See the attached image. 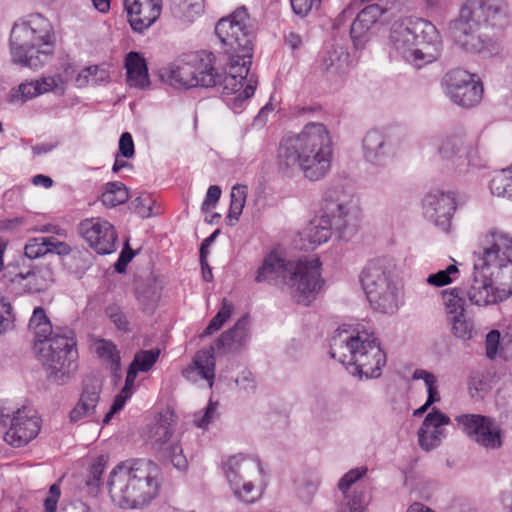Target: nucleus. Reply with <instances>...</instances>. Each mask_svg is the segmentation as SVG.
Instances as JSON below:
<instances>
[{
  "label": "nucleus",
  "instance_id": "f257e3e1",
  "mask_svg": "<svg viewBox=\"0 0 512 512\" xmlns=\"http://www.w3.org/2000/svg\"><path fill=\"white\" fill-rule=\"evenodd\" d=\"M248 13L245 7L236 9L229 17L222 18L215 27V33L225 46L228 55L226 73H217V83L225 95L235 94L233 109L254 95L257 81L247 78L252 59V32L248 29L246 21Z\"/></svg>",
  "mask_w": 512,
  "mask_h": 512
},
{
  "label": "nucleus",
  "instance_id": "f03ea898",
  "mask_svg": "<svg viewBox=\"0 0 512 512\" xmlns=\"http://www.w3.org/2000/svg\"><path fill=\"white\" fill-rule=\"evenodd\" d=\"M333 143L330 131L320 122H309L302 130L282 138L277 151L279 171L293 177L302 173L311 182L324 179L331 170Z\"/></svg>",
  "mask_w": 512,
  "mask_h": 512
},
{
  "label": "nucleus",
  "instance_id": "7ed1b4c3",
  "mask_svg": "<svg viewBox=\"0 0 512 512\" xmlns=\"http://www.w3.org/2000/svg\"><path fill=\"white\" fill-rule=\"evenodd\" d=\"M34 334V351L38 360L55 381H64L78 368V351L70 330L54 331L42 307H36L29 320Z\"/></svg>",
  "mask_w": 512,
  "mask_h": 512
},
{
  "label": "nucleus",
  "instance_id": "20e7f679",
  "mask_svg": "<svg viewBox=\"0 0 512 512\" xmlns=\"http://www.w3.org/2000/svg\"><path fill=\"white\" fill-rule=\"evenodd\" d=\"M330 355L360 378H378L386 364V355L371 327L357 324L339 329L330 342Z\"/></svg>",
  "mask_w": 512,
  "mask_h": 512
},
{
  "label": "nucleus",
  "instance_id": "39448f33",
  "mask_svg": "<svg viewBox=\"0 0 512 512\" xmlns=\"http://www.w3.org/2000/svg\"><path fill=\"white\" fill-rule=\"evenodd\" d=\"M159 487L160 468L147 459L121 462L108 480L112 500L125 509L145 507L157 496Z\"/></svg>",
  "mask_w": 512,
  "mask_h": 512
},
{
  "label": "nucleus",
  "instance_id": "423d86ee",
  "mask_svg": "<svg viewBox=\"0 0 512 512\" xmlns=\"http://www.w3.org/2000/svg\"><path fill=\"white\" fill-rule=\"evenodd\" d=\"M55 34L51 22L39 13L16 21L10 33L13 62L38 69L53 55Z\"/></svg>",
  "mask_w": 512,
  "mask_h": 512
},
{
  "label": "nucleus",
  "instance_id": "0eeeda50",
  "mask_svg": "<svg viewBox=\"0 0 512 512\" xmlns=\"http://www.w3.org/2000/svg\"><path fill=\"white\" fill-rule=\"evenodd\" d=\"M360 282L372 309L383 314H393L402 297V284L394 267L384 259H374L366 264Z\"/></svg>",
  "mask_w": 512,
  "mask_h": 512
},
{
  "label": "nucleus",
  "instance_id": "6e6552de",
  "mask_svg": "<svg viewBox=\"0 0 512 512\" xmlns=\"http://www.w3.org/2000/svg\"><path fill=\"white\" fill-rule=\"evenodd\" d=\"M160 79L175 88L214 87L217 72L213 66V54L191 52L159 70Z\"/></svg>",
  "mask_w": 512,
  "mask_h": 512
},
{
  "label": "nucleus",
  "instance_id": "1a4fd4ad",
  "mask_svg": "<svg viewBox=\"0 0 512 512\" xmlns=\"http://www.w3.org/2000/svg\"><path fill=\"white\" fill-rule=\"evenodd\" d=\"M323 214L338 238L347 241L358 232L360 208L352 193L342 188L328 191Z\"/></svg>",
  "mask_w": 512,
  "mask_h": 512
},
{
  "label": "nucleus",
  "instance_id": "9d476101",
  "mask_svg": "<svg viewBox=\"0 0 512 512\" xmlns=\"http://www.w3.org/2000/svg\"><path fill=\"white\" fill-rule=\"evenodd\" d=\"M320 270L318 258L290 262L284 289L298 304L308 306L322 287Z\"/></svg>",
  "mask_w": 512,
  "mask_h": 512
},
{
  "label": "nucleus",
  "instance_id": "9b49d317",
  "mask_svg": "<svg viewBox=\"0 0 512 512\" xmlns=\"http://www.w3.org/2000/svg\"><path fill=\"white\" fill-rule=\"evenodd\" d=\"M174 424L175 414L172 411L161 412L149 425L147 439L162 457L171 461L174 467L185 469L187 459L183 455L179 437L173 431Z\"/></svg>",
  "mask_w": 512,
  "mask_h": 512
},
{
  "label": "nucleus",
  "instance_id": "f8f14e48",
  "mask_svg": "<svg viewBox=\"0 0 512 512\" xmlns=\"http://www.w3.org/2000/svg\"><path fill=\"white\" fill-rule=\"evenodd\" d=\"M442 87L449 99L463 108L478 105L484 92L479 76L461 67L452 68L445 73Z\"/></svg>",
  "mask_w": 512,
  "mask_h": 512
},
{
  "label": "nucleus",
  "instance_id": "ddd939ff",
  "mask_svg": "<svg viewBox=\"0 0 512 512\" xmlns=\"http://www.w3.org/2000/svg\"><path fill=\"white\" fill-rule=\"evenodd\" d=\"M458 427L472 441L486 449H499L503 444V430L495 420L481 414H461L455 417Z\"/></svg>",
  "mask_w": 512,
  "mask_h": 512
},
{
  "label": "nucleus",
  "instance_id": "4468645a",
  "mask_svg": "<svg viewBox=\"0 0 512 512\" xmlns=\"http://www.w3.org/2000/svg\"><path fill=\"white\" fill-rule=\"evenodd\" d=\"M363 156L373 165L384 166L401 156L407 149L405 140L399 135L385 136L378 130L366 133L362 142Z\"/></svg>",
  "mask_w": 512,
  "mask_h": 512
},
{
  "label": "nucleus",
  "instance_id": "2eb2a0df",
  "mask_svg": "<svg viewBox=\"0 0 512 512\" xmlns=\"http://www.w3.org/2000/svg\"><path fill=\"white\" fill-rule=\"evenodd\" d=\"M79 232L98 254H111L116 250L118 236L114 226L100 217L87 218L79 224Z\"/></svg>",
  "mask_w": 512,
  "mask_h": 512
},
{
  "label": "nucleus",
  "instance_id": "dca6fc26",
  "mask_svg": "<svg viewBox=\"0 0 512 512\" xmlns=\"http://www.w3.org/2000/svg\"><path fill=\"white\" fill-rule=\"evenodd\" d=\"M461 17L475 24L504 26L508 24L509 9L505 0H472L461 8Z\"/></svg>",
  "mask_w": 512,
  "mask_h": 512
},
{
  "label": "nucleus",
  "instance_id": "f3484780",
  "mask_svg": "<svg viewBox=\"0 0 512 512\" xmlns=\"http://www.w3.org/2000/svg\"><path fill=\"white\" fill-rule=\"evenodd\" d=\"M6 417L10 418V427L5 433V441L14 446L22 447L33 440L39 430V418L36 412L26 406L17 408L12 411V414H6Z\"/></svg>",
  "mask_w": 512,
  "mask_h": 512
},
{
  "label": "nucleus",
  "instance_id": "a211bd4d",
  "mask_svg": "<svg viewBox=\"0 0 512 512\" xmlns=\"http://www.w3.org/2000/svg\"><path fill=\"white\" fill-rule=\"evenodd\" d=\"M103 383L104 378L100 374H92L84 379L79 401L70 412L72 422L95 419Z\"/></svg>",
  "mask_w": 512,
  "mask_h": 512
},
{
  "label": "nucleus",
  "instance_id": "6ab92c4d",
  "mask_svg": "<svg viewBox=\"0 0 512 512\" xmlns=\"http://www.w3.org/2000/svg\"><path fill=\"white\" fill-rule=\"evenodd\" d=\"M128 22L133 31L143 33L159 18L162 0H123Z\"/></svg>",
  "mask_w": 512,
  "mask_h": 512
},
{
  "label": "nucleus",
  "instance_id": "aec40b11",
  "mask_svg": "<svg viewBox=\"0 0 512 512\" xmlns=\"http://www.w3.org/2000/svg\"><path fill=\"white\" fill-rule=\"evenodd\" d=\"M488 246L484 248L482 268H492L512 262V236L503 231H491L488 235Z\"/></svg>",
  "mask_w": 512,
  "mask_h": 512
},
{
  "label": "nucleus",
  "instance_id": "412c9836",
  "mask_svg": "<svg viewBox=\"0 0 512 512\" xmlns=\"http://www.w3.org/2000/svg\"><path fill=\"white\" fill-rule=\"evenodd\" d=\"M423 213L437 224L449 221L457 208L453 192L435 191L427 194L422 201Z\"/></svg>",
  "mask_w": 512,
  "mask_h": 512
},
{
  "label": "nucleus",
  "instance_id": "4be33fe9",
  "mask_svg": "<svg viewBox=\"0 0 512 512\" xmlns=\"http://www.w3.org/2000/svg\"><path fill=\"white\" fill-rule=\"evenodd\" d=\"M224 474L229 485H241L248 478H260L262 466L257 458L243 454L233 455L223 463Z\"/></svg>",
  "mask_w": 512,
  "mask_h": 512
},
{
  "label": "nucleus",
  "instance_id": "5701e85b",
  "mask_svg": "<svg viewBox=\"0 0 512 512\" xmlns=\"http://www.w3.org/2000/svg\"><path fill=\"white\" fill-rule=\"evenodd\" d=\"M418 68L436 61L441 54L440 35L431 22L418 18Z\"/></svg>",
  "mask_w": 512,
  "mask_h": 512
},
{
  "label": "nucleus",
  "instance_id": "b1692460",
  "mask_svg": "<svg viewBox=\"0 0 512 512\" xmlns=\"http://www.w3.org/2000/svg\"><path fill=\"white\" fill-rule=\"evenodd\" d=\"M390 37L402 57L414 64L416 62V22L411 17L397 21L393 25Z\"/></svg>",
  "mask_w": 512,
  "mask_h": 512
},
{
  "label": "nucleus",
  "instance_id": "393cba45",
  "mask_svg": "<svg viewBox=\"0 0 512 512\" xmlns=\"http://www.w3.org/2000/svg\"><path fill=\"white\" fill-rule=\"evenodd\" d=\"M250 337V321L248 316H243L232 328L224 331L212 346L214 351L238 353L248 345Z\"/></svg>",
  "mask_w": 512,
  "mask_h": 512
},
{
  "label": "nucleus",
  "instance_id": "a878e982",
  "mask_svg": "<svg viewBox=\"0 0 512 512\" xmlns=\"http://www.w3.org/2000/svg\"><path fill=\"white\" fill-rule=\"evenodd\" d=\"M6 277L11 282L19 283L28 292L37 293L45 290L53 281V273L49 267L37 269H19L16 266H8Z\"/></svg>",
  "mask_w": 512,
  "mask_h": 512
},
{
  "label": "nucleus",
  "instance_id": "bb28decb",
  "mask_svg": "<svg viewBox=\"0 0 512 512\" xmlns=\"http://www.w3.org/2000/svg\"><path fill=\"white\" fill-rule=\"evenodd\" d=\"M450 423V418L437 409L429 412L418 431V442L423 449L429 451L437 447L444 436V426Z\"/></svg>",
  "mask_w": 512,
  "mask_h": 512
},
{
  "label": "nucleus",
  "instance_id": "cd10ccee",
  "mask_svg": "<svg viewBox=\"0 0 512 512\" xmlns=\"http://www.w3.org/2000/svg\"><path fill=\"white\" fill-rule=\"evenodd\" d=\"M368 469L366 467H357L349 470L339 480L337 487L339 496L337 504L349 501L351 503L369 502L370 497L364 488H360L356 483L366 475Z\"/></svg>",
  "mask_w": 512,
  "mask_h": 512
},
{
  "label": "nucleus",
  "instance_id": "c85d7f7f",
  "mask_svg": "<svg viewBox=\"0 0 512 512\" xmlns=\"http://www.w3.org/2000/svg\"><path fill=\"white\" fill-rule=\"evenodd\" d=\"M384 13L385 8L372 4L357 14L350 28V36L355 47H362L368 41L372 26Z\"/></svg>",
  "mask_w": 512,
  "mask_h": 512
},
{
  "label": "nucleus",
  "instance_id": "c756f323",
  "mask_svg": "<svg viewBox=\"0 0 512 512\" xmlns=\"http://www.w3.org/2000/svg\"><path fill=\"white\" fill-rule=\"evenodd\" d=\"M182 374L192 382L203 379L207 381L208 387L212 388L215 378L214 347L210 346L207 349L199 350L195 354L192 364L185 368Z\"/></svg>",
  "mask_w": 512,
  "mask_h": 512
},
{
  "label": "nucleus",
  "instance_id": "7c9ffc66",
  "mask_svg": "<svg viewBox=\"0 0 512 512\" xmlns=\"http://www.w3.org/2000/svg\"><path fill=\"white\" fill-rule=\"evenodd\" d=\"M326 217L322 214L319 218L312 219L298 234L297 246L306 251L315 250L318 246L328 241L333 232Z\"/></svg>",
  "mask_w": 512,
  "mask_h": 512
},
{
  "label": "nucleus",
  "instance_id": "2f4dec72",
  "mask_svg": "<svg viewBox=\"0 0 512 512\" xmlns=\"http://www.w3.org/2000/svg\"><path fill=\"white\" fill-rule=\"evenodd\" d=\"M493 284L490 275L487 277L476 274L466 292L469 301L474 305L483 307L503 302L502 296Z\"/></svg>",
  "mask_w": 512,
  "mask_h": 512
},
{
  "label": "nucleus",
  "instance_id": "473e14b6",
  "mask_svg": "<svg viewBox=\"0 0 512 512\" xmlns=\"http://www.w3.org/2000/svg\"><path fill=\"white\" fill-rule=\"evenodd\" d=\"M290 262H286L278 254L271 252L264 258L262 265L257 271L255 280L284 287Z\"/></svg>",
  "mask_w": 512,
  "mask_h": 512
},
{
  "label": "nucleus",
  "instance_id": "72a5a7b5",
  "mask_svg": "<svg viewBox=\"0 0 512 512\" xmlns=\"http://www.w3.org/2000/svg\"><path fill=\"white\" fill-rule=\"evenodd\" d=\"M480 25L460 16L452 28V35L463 49L470 52H479L483 48V41L476 33Z\"/></svg>",
  "mask_w": 512,
  "mask_h": 512
},
{
  "label": "nucleus",
  "instance_id": "f704fd0d",
  "mask_svg": "<svg viewBox=\"0 0 512 512\" xmlns=\"http://www.w3.org/2000/svg\"><path fill=\"white\" fill-rule=\"evenodd\" d=\"M25 256L29 259H36L48 253L67 255L71 248L68 244L57 240L55 237H36L30 239L25 245Z\"/></svg>",
  "mask_w": 512,
  "mask_h": 512
},
{
  "label": "nucleus",
  "instance_id": "c9c22d12",
  "mask_svg": "<svg viewBox=\"0 0 512 512\" xmlns=\"http://www.w3.org/2000/svg\"><path fill=\"white\" fill-rule=\"evenodd\" d=\"M321 67L328 80L339 83L349 71V56L343 50L328 51Z\"/></svg>",
  "mask_w": 512,
  "mask_h": 512
},
{
  "label": "nucleus",
  "instance_id": "e433bc0d",
  "mask_svg": "<svg viewBox=\"0 0 512 512\" xmlns=\"http://www.w3.org/2000/svg\"><path fill=\"white\" fill-rule=\"evenodd\" d=\"M125 67L130 86L144 88L149 84L146 61L138 52L132 51L127 54Z\"/></svg>",
  "mask_w": 512,
  "mask_h": 512
},
{
  "label": "nucleus",
  "instance_id": "4c0bfd02",
  "mask_svg": "<svg viewBox=\"0 0 512 512\" xmlns=\"http://www.w3.org/2000/svg\"><path fill=\"white\" fill-rule=\"evenodd\" d=\"M73 70L70 66L64 68V71L52 76L42 77L36 80V85L39 94L53 92L58 95H63L66 90L67 83L72 78Z\"/></svg>",
  "mask_w": 512,
  "mask_h": 512
},
{
  "label": "nucleus",
  "instance_id": "58836bf2",
  "mask_svg": "<svg viewBox=\"0 0 512 512\" xmlns=\"http://www.w3.org/2000/svg\"><path fill=\"white\" fill-rule=\"evenodd\" d=\"M159 350H141L134 356L129 365L126 380L128 384H134L139 372H148L159 357Z\"/></svg>",
  "mask_w": 512,
  "mask_h": 512
},
{
  "label": "nucleus",
  "instance_id": "ea45409f",
  "mask_svg": "<svg viewBox=\"0 0 512 512\" xmlns=\"http://www.w3.org/2000/svg\"><path fill=\"white\" fill-rule=\"evenodd\" d=\"M488 270L502 299L505 301L510 298L512 296V262L488 268Z\"/></svg>",
  "mask_w": 512,
  "mask_h": 512
},
{
  "label": "nucleus",
  "instance_id": "a19ab883",
  "mask_svg": "<svg viewBox=\"0 0 512 512\" xmlns=\"http://www.w3.org/2000/svg\"><path fill=\"white\" fill-rule=\"evenodd\" d=\"M109 80V72L98 65H91L79 71L75 77V85L78 88L94 86Z\"/></svg>",
  "mask_w": 512,
  "mask_h": 512
},
{
  "label": "nucleus",
  "instance_id": "79ce46f5",
  "mask_svg": "<svg viewBox=\"0 0 512 512\" xmlns=\"http://www.w3.org/2000/svg\"><path fill=\"white\" fill-rule=\"evenodd\" d=\"M95 351L97 355L109 362L112 373L120 377L121 358L116 345L105 339H101L95 343Z\"/></svg>",
  "mask_w": 512,
  "mask_h": 512
},
{
  "label": "nucleus",
  "instance_id": "37998d69",
  "mask_svg": "<svg viewBox=\"0 0 512 512\" xmlns=\"http://www.w3.org/2000/svg\"><path fill=\"white\" fill-rule=\"evenodd\" d=\"M441 297L448 316L465 313V298L461 288L454 287L442 290Z\"/></svg>",
  "mask_w": 512,
  "mask_h": 512
},
{
  "label": "nucleus",
  "instance_id": "c03bdc74",
  "mask_svg": "<svg viewBox=\"0 0 512 512\" xmlns=\"http://www.w3.org/2000/svg\"><path fill=\"white\" fill-rule=\"evenodd\" d=\"M489 188L493 195L512 201V166L496 172L490 180Z\"/></svg>",
  "mask_w": 512,
  "mask_h": 512
},
{
  "label": "nucleus",
  "instance_id": "a18cd8bd",
  "mask_svg": "<svg viewBox=\"0 0 512 512\" xmlns=\"http://www.w3.org/2000/svg\"><path fill=\"white\" fill-rule=\"evenodd\" d=\"M248 188L246 185L236 184L231 189V202L227 215L230 225H234L242 214L247 199Z\"/></svg>",
  "mask_w": 512,
  "mask_h": 512
},
{
  "label": "nucleus",
  "instance_id": "49530a36",
  "mask_svg": "<svg viewBox=\"0 0 512 512\" xmlns=\"http://www.w3.org/2000/svg\"><path fill=\"white\" fill-rule=\"evenodd\" d=\"M129 198L126 186L119 182H109L102 193L101 201L104 206L113 208L125 203Z\"/></svg>",
  "mask_w": 512,
  "mask_h": 512
},
{
  "label": "nucleus",
  "instance_id": "de8ad7c7",
  "mask_svg": "<svg viewBox=\"0 0 512 512\" xmlns=\"http://www.w3.org/2000/svg\"><path fill=\"white\" fill-rule=\"evenodd\" d=\"M172 13L185 21H192L203 10V0H172Z\"/></svg>",
  "mask_w": 512,
  "mask_h": 512
},
{
  "label": "nucleus",
  "instance_id": "09e8293b",
  "mask_svg": "<svg viewBox=\"0 0 512 512\" xmlns=\"http://www.w3.org/2000/svg\"><path fill=\"white\" fill-rule=\"evenodd\" d=\"M419 379L424 381L428 398L425 404L418 408V416L425 413L433 403L440 401L436 376L425 370H418V380Z\"/></svg>",
  "mask_w": 512,
  "mask_h": 512
},
{
  "label": "nucleus",
  "instance_id": "8fccbe9b",
  "mask_svg": "<svg viewBox=\"0 0 512 512\" xmlns=\"http://www.w3.org/2000/svg\"><path fill=\"white\" fill-rule=\"evenodd\" d=\"M260 478H248L242 481L241 485H230L234 495L244 502L252 503L260 496V489L256 486V481Z\"/></svg>",
  "mask_w": 512,
  "mask_h": 512
},
{
  "label": "nucleus",
  "instance_id": "3c124183",
  "mask_svg": "<svg viewBox=\"0 0 512 512\" xmlns=\"http://www.w3.org/2000/svg\"><path fill=\"white\" fill-rule=\"evenodd\" d=\"M234 312V306L229 301L224 299L222 306L218 313L210 320L209 324L205 328L202 336H209L214 332L221 329V327L231 318Z\"/></svg>",
  "mask_w": 512,
  "mask_h": 512
},
{
  "label": "nucleus",
  "instance_id": "603ef678",
  "mask_svg": "<svg viewBox=\"0 0 512 512\" xmlns=\"http://www.w3.org/2000/svg\"><path fill=\"white\" fill-rule=\"evenodd\" d=\"M133 393L134 384H128L127 380L125 379L124 387L121 389L120 393L115 396V399L109 411L105 414L103 418L104 425L108 424L113 418V416L123 409L127 400L131 398Z\"/></svg>",
  "mask_w": 512,
  "mask_h": 512
},
{
  "label": "nucleus",
  "instance_id": "864d4df0",
  "mask_svg": "<svg viewBox=\"0 0 512 512\" xmlns=\"http://www.w3.org/2000/svg\"><path fill=\"white\" fill-rule=\"evenodd\" d=\"M38 95L40 94L36 82H26L20 84L17 89L11 90L9 101L14 104L24 103L25 101H28Z\"/></svg>",
  "mask_w": 512,
  "mask_h": 512
},
{
  "label": "nucleus",
  "instance_id": "5fc2aeb1",
  "mask_svg": "<svg viewBox=\"0 0 512 512\" xmlns=\"http://www.w3.org/2000/svg\"><path fill=\"white\" fill-rule=\"evenodd\" d=\"M459 278V269L455 264L449 265L446 269L431 274L427 282L436 287L446 286Z\"/></svg>",
  "mask_w": 512,
  "mask_h": 512
},
{
  "label": "nucleus",
  "instance_id": "6e6d98bb",
  "mask_svg": "<svg viewBox=\"0 0 512 512\" xmlns=\"http://www.w3.org/2000/svg\"><path fill=\"white\" fill-rule=\"evenodd\" d=\"M218 403L209 401L204 412H198L194 414L193 422L198 428L205 429L208 425L214 421L217 417Z\"/></svg>",
  "mask_w": 512,
  "mask_h": 512
},
{
  "label": "nucleus",
  "instance_id": "4d7b16f0",
  "mask_svg": "<svg viewBox=\"0 0 512 512\" xmlns=\"http://www.w3.org/2000/svg\"><path fill=\"white\" fill-rule=\"evenodd\" d=\"M105 313L118 330L123 332H127L129 330V321L127 316L118 305H109L106 308Z\"/></svg>",
  "mask_w": 512,
  "mask_h": 512
},
{
  "label": "nucleus",
  "instance_id": "13d9d810",
  "mask_svg": "<svg viewBox=\"0 0 512 512\" xmlns=\"http://www.w3.org/2000/svg\"><path fill=\"white\" fill-rule=\"evenodd\" d=\"M452 324V332L459 338H469L471 336L472 327L466 320L465 313L461 315L449 316Z\"/></svg>",
  "mask_w": 512,
  "mask_h": 512
},
{
  "label": "nucleus",
  "instance_id": "bf43d9fd",
  "mask_svg": "<svg viewBox=\"0 0 512 512\" xmlns=\"http://www.w3.org/2000/svg\"><path fill=\"white\" fill-rule=\"evenodd\" d=\"M500 332L496 329L491 330L485 339V352L487 358L493 360L496 358L500 348Z\"/></svg>",
  "mask_w": 512,
  "mask_h": 512
},
{
  "label": "nucleus",
  "instance_id": "052dcab7",
  "mask_svg": "<svg viewBox=\"0 0 512 512\" xmlns=\"http://www.w3.org/2000/svg\"><path fill=\"white\" fill-rule=\"evenodd\" d=\"M12 307L0 294V334L5 333L12 325Z\"/></svg>",
  "mask_w": 512,
  "mask_h": 512
},
{
  "label": "nucleus",
  "instance_id": "680f3d73",
  "mask_svg": "<svg viewBox=\"0 0 512 512\" xmlns=\"http://www.w3.org/2000/svg\"><path fill=\"white\" fill-rule=\"evenodd\" d=\"M105 465L106 460L104 456H100L94 461L89 470V476L87 479L88 485H98L105 470Z\"/></svg>",
  "mask_w": 512,
  "mask_h": 512
},
{
  "label": "nucleus",
  "instance_id": "e2e57ef3",
  "mask_svg": "<svg viewBox=\"0 0 512 512\" xmlns=\"http://www.w3.org/2000/svg\"><path fill=\"white\" fill-rule=\"evenodd\" d=\"M292 9L295 14L304 17L313 8H318L321 0H290Z\"/></svg>",
  "mask_w": 512,
  "mask_h": 512
},
{
  "label": "nucleus",
  "instance_id": "0e129e2a",
  "mask_svg": "<svg viewBox=\"0 0 512 512\" xmlns=\"http://www.w3.org/2000/svg\"><path fill=\"white\" fill-rule=\"evenodd\" d=\"M152 199L146 195V196H139L134 200V209L135 212L141 217V218H148L153 215L152 211Z\"/></svg>",
  "mask_w": 512,
  "mask_h": 512
},
{
  "label": "nucleus",
  "instance_id": "69168bd1",
  "mask_svg": "<svg viewBox=\"0 0 512 512\" xmlns=\"http://www.w3.org/2000/svg\"><path fill=\"white\" fill-rule=\"evenodd\" d=\"M61 495L60 487L58 484H53L50 486L49 495L44 501V511L45 512H56L57 503L59 501Z\"/></svg>",
  "mask_w": 512,
  "mask_h": 512
},
{
  "label": "nucleus",
  "instance_id": "338daca9",
  "mask_svg": "<svg viewBox=\"0 0 512 512\" xmlns=\"http://www.w3.org/2000/svg\"><path fill=\"white\" fill-rule=\"evenodd\" d=\"M221 197V188L217 185H211L206 193L205 200L202 203V211H208L214 207Z\"/></svg>",
  "mask_w": 512,
  "mask_h": 512
},
{
  "label": "nucleus",
  "instance_id": "774afa93",
  "mask_svg": "<svg viewBox=\"0 0 512 512\" xmlns=\"http://www.w3.org/2000/svg\"><path fill=\"white\" fill-rule=\"evenodd\" d=\"M119 153L125 158H131L135 153L134 142L131 134L128 132H125L120 136Z\"/></svg>",
  "mask_w": 512,
  "mask_h": 512
}]
</instances>
